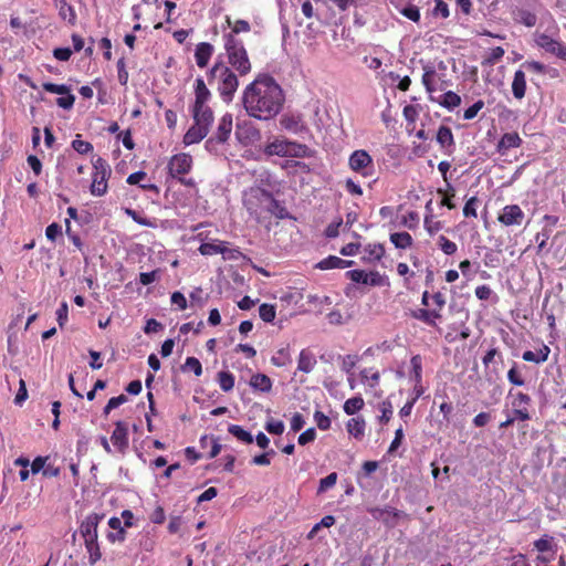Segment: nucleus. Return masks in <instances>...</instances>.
<instances>
[{
    "label": "nucleus",
    "instance_id": "f704fd0d",
    "mask_svg": "<svg viewBox=\"0 0 566 566\" xmlns=\"http://www.w3.org/2000/svg\"><path fill=\"white\" fill-rule=\"evenodd\" d=\"M390 242L397 249H407L412 245V237L408 232H395L390 234Z\"/></svg>",
    "mask_w": 566,
    "mask_h": 566
},
{
    "label": "nucleus",
    "instance_id": "79ce46f5",
    "mask_svg": "<svg viewBox=\"0 0 566 566\" xmlns=\"http://www.w3.org/2000/svg\"><path fill=\"white\" fill-rule=\"evenodd\" d=\"M259 315L262 321L271 323L274 321L276 315V308L272 304L263 303L259 307Z\"/></svg>",
    "mask_w": 566,
    "mask_h": 566
},
{
    "label": "nucleus",
    "instance_id": "9d476101",
    "mask_svg": "<svg viewBox=\"0 0 566 566\" xmlns=\"http://www.w3.org/2000/svg\"><path fill=\"white\" fill-rule=\"evenodd\" d=\"M349 168L367 178L374 175V161L371 156L364 149H358L352 153L348 159Z\"/></svg>",
    "mask_w": 566,
    "mask_h": 566
},
{
    "label": "nucleus",
    "instance_id": "bb28decb",
    "mask_svg": "<svg viewBox=\"0 0 566 566\" xmlns=\"http://www.w3.org/2000/svg\"><path fill=\"white\" fill-rule=\"evenodd\" d=\"M526 92V77L523 70H517L514 73L512 82V93L515 98L522 99Z\"/></svg>",
    "mask_w": 566,
    "mask_h": 566
},
{
    "label": "nucleus",
    "instance_id": "c85d7f7f",
    "mask_svg": "<svg viewBox=\"0 0 566 566\" xmlns=\"http://www.w3.org/2000/svg\"><path fill=\"white\" fill-rule=\"evenodd\" d=\"M353 264V261L343 260L338 256L329 255L323 259L317 268L321 270H331V269H346Z\"/></svg>",
    "mask_w": 566,
    "mask_h": 566
},
{
    "label": "nucleus",
    "instance_id": "39448f33",
    "mask_svg": "<svg viewBox=\"0 0 566 566\" xmlns=\"http://www.w3.org/2000/svg\"><path fill=\"white\" fill-rule=\"evenodd\" d=\"M223 41L229 64L241 76L249 74L251 72L252 65L243 42L240 39L233 36L232 33L223 34Z\"/></svg>",
    "mask_w": 566,
    "mask_h": 566
},
{
    "label": "nucleus",
    "instance_id": "72a5a7b5",
    "mask_svg": "<svg viewBox=\"0 0 566 566\" xmlns=\"http://www.w3.org/2000/svg\"><path fill=\"white\" fill-rule=\"evenodd\" d=\"M347 431L356 439H361L365 432V421L361 418H352L346 424Z\"/></svg>",
    "mask_w": 566,
    "mask_h": 566
},
{
    "label": "nucleus",
    "instance_id": "7c9ffc66",
    "mask_svg": "<svg viewBox=\"0 0 566 566\" xmlns=\"http://www.w3.org/2000/svg\"><path fill=\"white\" fill-rule=\"evenodd\" d=\"M250 386L254 390H259L262 392H269L272 388L271 379L264 374H255L251 377Z\"/></svg>",
    "mask_w": 566,
    "mask_h": 566
},
{
    "label": "nucleus",
    "instance_id": "864d4df0",
    "mask_svg": "<svg viewBox=\"0 0 566 566\" xmlns=\"http://www.w3.org/2000/svg\"><path fill=\"white\" fill-rule=\"evenodd\" d=\"M285 426L281 420L271 419L265 423V430L271 434L280 436L284 432Z\"/></svg>",
    "mask_w": 566,
    "mask_h": 566
},
{
    "label": "nucleus",
    "instance_id": "338daca9",
    "mask_svg": "<svg viewBox=\"0 0 566 566\" xmlns=\"http://www.w3.org/2000/svg\"><path fill=\"white\" fill-rule=\"evenodd\" d=\"M342 219L331 222L325 230V235L331 239L336 238L339 234V228L342 227Z\"/></svg>",
    "mask_w": 566,
    "mask_h": 566
},
{
    "label": "nucleus",
    "instance_id": "bf43d9fd",
    "mask_svg": "<svg viewBox=\"0 0 566 566\" xmlns=\"http://www.w3.org/2000/svg\"><path fill=\"white\" fill-rule=\"evenodd\" d=\"M433 14L447 19L450 15L449 7L443 0H434Z\"/></svg>",
    "mask_w": 566,
    "mask_h": 566
},
{
    "label": "nucleus",
    "instance_id": "f3484780",
    "mask_svg": "<svg viewBox=\"0 0 566 566\" xmlns=\"http://www.w3.org/2000/svg\"><path fill=\"white\" fill-rule=\"evenodd\" d=\"M524 220V212L517 205H507L502 209L499 221L504 226H520Z\"/></svg>",
    "mask_w": 566,
    "mask_h": 566
},
{
    "label": "nucleus",
    "instance_id": "e2e57ef3",
    "mask_svg": "<svg viewBox=\"0 0 566 566\" xmlns=\"http://www.w3.org/2000/svg\"><path fill=\"white\" fill-rule=\"evenodd\" d=\"M381 416L379 420L381 422H388L392 416V405L390 401H382L380 405Z\"/></svg>",
    "mask_w": 566,
    "mask_h": 566
},
{
    "label": "nucleus",
    "instance_id": "9b49d317",
    "mask_svg": "<svg viewBox=\"0 0 566 566\" xmlns=\"http://www.w3.org/2000/svg\"><path fill=\"white\" fill-rule=\"evenodd\" d=\"M509 399H511L512 415H515L518 421H527L531 419L528 407L531 405V397L521 391H509Z\"/></svg>",
    "mask_w": 566,
    "mask_h": 566
},
{
    "label": "nucleus",
    "instance_id": "6e6552de",
    "mask_svg": "<svg viewBox=\"0 0 566 566\" xmlns=\"http://www.w3.org/2000/svg\"><path fill=\"white\" fill-rule=\"evenodd\" d=\"M541 7L542 4L538 0H526L512 10V17L517 23L533 28L537 23L536 12Z\"/></svg>",
    "mask_w": 566,
    "mask_h": 566
},
{
    "label": "nucleus",
    "instance_id": "13d9d810",
    "mask_svg": "<svg viewBox=\"0 0 566 566\" xmlns=\"http://www.w3.org/2000/svg\"><path fill=\"white\" fill-rule=\"evenodd\" d=\"M400 13L413 22H418L420 20V11L416 6H407L400 10Z\"/></svg>",
    "mask_w": 566,
    "mask_h": 566
},
{
    "label": "nucleus",
    "instance_id": "f257e3e1",
    "mask_svg": "<svg viewBox=\"0 0 566 566\" xmlns=\"http://www.w3.org/2000/svg\"><path fill=\"white\" fill-rule=\"evenodd\" d=\"M241 101L250 117L270 120L282 111L285 94L274 77L259 74L244 87Z\"/></svg>",
    "mask_w": 566,
    "mask_h": 566
},
{
    "label": "nucleus",
    "instance_id": "6ab92c4d",
    "mask_svg": "<svg viewBox=\"0 0 566 566\" xmlns=\"http://www.w3.org/2000/svg\"><path fill=\"white\" fill-rule=\"evenodd\" d=\"M280 125L285 130L295 135H301L306 130V126L303 123L302 116L296 114L282 116L280 119Z\"/></svg>",
    "mask_w": 566,
    "mask_h": 566
},
{
    "label": "nucleus",
    "instance_id": "aec40b11",
    "mask_svg": "<svg viewBox=\"0 0 566 566\" xmlns=\"http://www.w3.org/2000/svg\"><path fill=\"white\" fill-rule=\"evenodd\" d=\"M209 130L210 127L202 124H196L193 122V125L186 132L184 136V144L189 146L201 142L208 135Z\"/></svg>",
    "mask_w": 566,
    "mask_h": 566
},
{
    "label": "nucleus",
    "instance_id": "c756f323",
    "mask_svg": "<svg viewBox=\"0 0 566 566\" xmlns=\"http://www.w3.org/2000/svg\"><path fill=\"white\" fill-rule=\"evenodd\" d=\"M56 7L59 10V15L62 20L69 22L70 24H75L76 22V13L74 8L66 2V0H57Z\"/></svg>",
    "mask_w": 566,
    "mask_h": 566
},
{
    "label": "nucleus",
    "instance_id": "052dcab7",
    "mask_svg": "<svg viewBox=\"0 0 566 566\" xmlns=\"http://www.w3.org/2000/svg\"><path fill=\"white\" fill-rule=\"evenodd\" d=\"M314 420L321 430H327L331 427V419L322 411H315Z\"/></svg>",
    "mask_w": 566,
    "mask_h": 566
},
{
    "label": "nucleus",
    "instance_id": "412c9836",
    "mask_svg": "<svg viewBox=\"0 0 566 566\" xmlns=\"http://www.w3.org/2000/svg\"><path fill=\"white\" fill-rule=\"evenodd\" d=\"M213 53H214V48L212 44H210L208 42L198 43L196 46V50H195V60H196L197 65L200 69H205L208 65Z\"/></svg>",
    "mask_w": 566,
    "mask_h": 566
},
{
    "label": "nucleus",
    "instance_id": "20e7f679",
    "mask_svg": "<svg viewBox=\"0 0 566 566\" xmlns=\"http://www.w3.org/2000/svg\"><path fill=\"white\" fill-rule=\"evenodd\" d=\"M243 205L254 218H260L263 211L275 213L281 208L273 195L260 187H251L243 192Z\"/></svg>",
    "mask_w": 566,
    "mask_h": 566
},
{
    "label": "nucleus",
    "instance_id": "2eb2a0df",
    "mask_svg": "<svg viewBox=\"0 0 566 566\" xmlns=\"http://www.w3.org/2000/svg\"><path fill=\"white\" fill-rule=\"evenodd\" d=\"M422 70L423 74L421 81L428 93H432L437 90L436 84L438 82H441L442 84L446 83V80L443 78L444 74L437 72V67L433 63H424Z\"/></svg>",
    "mask_w": 566,
    "mask_h": 566
},
{
    "label": "nucleus",
    "instance_id": "dca6fc26",
    "mask_svg": "<svg viewBox=\"0 0 566 566\" xmlns=\"http://www.w3.org/2000/svg\"><path fill=\"white\" fill-rule=\"evenodd\" d=\"M103 517L104 514L98 513H91L85 517L80 526V533L84 541L97 539V526Z\"/></svg>",
    "mask_w": 566,
    "mask_h": 566
},
{
    "label": "nucleus",
    "instance_id": "de8ad7c7",
    "mask_svg": "<svg viewBox=\"0 0 566 566\" xmlns=\"http://www.w3.org/2000/svg\"><path fill=\"white\" fill-rule=\"evenodd\" d=\"M205 442H210V444H211V449L208 453V458H210V459L216 458L220 453L221 444L218 442L217 439H214L213 437H208V436H203L200 439L201 447H203Z\"/></svg>",
    "mask_w": 566,
    "mask_h": 566
},
{
    "label": "nucleus",
    "instance_id": "49530a36",
    "mask_svg": "<svg viewBox=\"0 0 566 566\" xmlns=\"http://www.w3.org/2000/svg\"><path fill=\"white\" fill-rule=\"evenodd\" d=\"M479 199L474 196L467 200L463 207V214L465 218H476Z\"/></svg>",
    "mask_w": 566,
    "mask_h": 566
},
{
    "label": "nucleus",
    "instance_id": "393cba45",
    "mask_svg": "<svg viewBox=\"0 0 566 566\" xmlns=\"http://www.w3.org/2000/svg\"><path fill=\"white\" fill-rule=\"evenodd\" d=\"M232 115L226 113L219 120L214 137L222 144L226 143L232 132Z\"/></svg>",
    "mask_w": 566,
    "mask_h": 566
},
{
    "label": "nucleus",
    "instance_id": "ea45409f",
    "mask_svg": "<svg viewBox=\"0 0 566 566\" xmlns=\"http://www.w3.org/2000/svg\"><path fill=\"white\" fill-rule=\"evenodd\" d=\"M218 382L220 388L228 392L234 387V376L229 371H220L218 374Z\"/></svg>",
    "mask_w": 566,
    "mask_h": 566
},
{
    "label": "nucleus",
    "instance_id": "09e8293b",
    "mask_svg": "<svg viewBox=\"0 0 566 566\" xmlns=\"http://www.w3.org/2000/svg\"><path fill=\"white\" fill-rule=\"evenodd\" d=\"M336 481H337V473L336 472L329 473L327 476L321 479L317 492L318 493L326 492L327 490L332 489L336 484Z\"/></svg>",
    "mask_w": 566,
    "mask_h": 566
},
{
    "label": "nucleus",
    "instance_id": "a18cd8bd",
    "mask_svg": "<svg viewBox=\"0 0 566 566\" xmlns=\"http://www.w3.org/2000/svg\"><path fill=\"white\" fill-rule=\"evenodd\" d=\"M507 380L514 386H523L525 384L516 363H514L512 368L507 371Z\"/></svg>",
    "mask_w": 566,
    "mask_h": 566
},
{
    "label": "nucleus",
    "instance_id": "423d86ee",
    "mask_svg": "<svg viewBox=\"0 0 566 566\" xmlns=\"http://www.w3.org/2000/svg\"><path fill=\"white\" fill-rule=\"evenodd\" d=\"M264 153L268 156L304 158L308 156V147L296 142L275 138L266 144Z\"/></svg>",
    "mask_w": 566,
    "mask_h": 566
},
{
    "label": "nucleus",
    "instance_id": "f8f14e48",
    "mask_svg": "<svg viewBox=\"0 0 566 566\" xmlns=\"http://www.w3.org/2000/svg\"><path fill=\"white\" fill-rule=\"evenodd\" d=\"M167 168L168 175L174 179L185 176L192 168V157L186 153L177 154L170 158Z\"/></svg>",
    "mask_w": 566,
    "mask_h": 566
},
{
    "label": "nucleus",
    "instance_id": "5701e85b",
    "mask_svg": "<svg viewBox=\"0 0 566 566\" xmlns=\"http://www.w3.org/2000/svg\"><path fill=\"white\" fill-rule=\"evenodd\" d=\"M437 142L446 154L450 155L454 148V138L450 127L440 126L437 133Z\"/></svg>",
    "mask_w": 566,
    "mask_h": 566
},
{
    "label": "nucleus",
    "instance_id": "e433bc0d",
    "mask_svg": "<svg viewBox=\"0 0 566 566\" xmlns=\"http://www.w3.org/2000/svg\"><path fill=\"white\" fill-rule=\"evenodd\" d=\"M228 431H229V433H231L233 437H235L241 442H244L247 444H250L253 442V436L249 431L244 430L239 424H230L228 427Z\"/></svg>",
    "mask_w": 566,
    "mask_h": 566
},
{
    "label": "nucleus",
    "instance_id": "1a4fd4ad",
    "mask_svg": "<svg viewBox=\"0 0 566 566\" xmlns=\"http://www.w3.org/2000/svg\"><path fill=\"white\" fill-rule=\"evenodd\" d=\"M534 548L537 555L534 558V564H551L557 558V543L554 537L544 535L534 542Z\"/></svg>",
    "mask_w": 566,
    "mask_h": 566
},
{
    "label": "nucleus",
    "instance_id": "603ef678",
    "mask_svg": "<svg viewBox=\"0 0 566 566\" xmlns=\"http://www.w3.org/2000/svg\"><path fill=\"white\" fill-rule=\"evenodd\" d=\"M72 148L81 154V155H86L88 154L90 151L93 150V145L88 142H85V140H82L80 138H75L73 142H72Z\"/></svg>",
    "mask_w": 566,
    "mask_h": 566
},
{
    "label": "nucleus",
    "instance_id": "2f4dec72",
    "mask_svg": "<svg viewBox=\"0 0 566 566\" xmlns=\"http://www.w3.org/2000/svg\"><path fill=\"white\" fill-rule=\"evenodd\" d=\"M535 42H536L537 46H539L541 49L545 50L548 53L554 54L556 52L557 45L559 44L560 41L553 39L552 36L547 35L545 33H541V34L536 35Z\"/></svg>",
    "mask_w": 566,
    "mask_h": 566
},
{
    "label": "nucleus",
    "instance_id": "cd10ccee",
    "mask_svg": "<svg viewBox=\"0 0 566 566\" xmlns=\"http://www.w3.org/2000/svg\"><path fill=\"white\" fill-rule=\"evenodd\" d=\"M316 365V358L308 349H302L298 355L297 369L305 374L311 373Z\"/></svg>",
    "mask_w": 566,
    "mask_h": 566
},
{
    "label": "nucleus",
    "instance_id": "b1692460",
    "mask_svg": "<svg viewBox=\"0 0 566 566\" xmlns=\"http://www.w3.org/2000/svg\"><path fill=\"white\" fill-rule=\"evenodd\" d=\"M521 144L522 139L517 133H505L499 140L496 148L501 155H504L510 149L520 147Z\"/></svg>",
    "mask_w": 566,
    "mask_h": 566
},
{
    "label": "nucleus",
    "instance_id": "4be33fe9",
    "mask_svg": "<svg viewBox=\"0 0 566 566\" xmlns=\"http://www.w3.org/2000/svg\"><path fill=\"white\" fill-rule=\"evenodd\" d=\"M411 316L429 326H437V321L442 317L439 310L418 308L412 311Z\"/></svg>",
    "mask_w": 566,
    "mask_h": 566
},
{
    "label": "nucleus",
    "instance_id": "680f3d73",
    "mask_svg": "<svg viewBox=\"0 0 566 566\" xmlns=\"http://www.w3.org/2000/svg\"><path fill=\"white\" fill-rule=\"evenodd\" d=\"M62 233V227L55 222L49 224L45 229V235L48 240L55 241L56 238Z\"/></svg>",
    "mask_w": 566,
    "mask_h": 566
},
{
    "label": "nucleus",
    "instance_id": "58836bf2",
    "mask_svg": "<svg viewBox=\"0 0 566 566\" xmlns=\"http://www.w3.org/2000/svg\"><path fill=\"white\" fill-rule=\"evenodd\" d=\"M366 285L386 286L389 285L388 277L377 271L366 272Z\"/></svg>",
    "mask_w": 566,
    "mask_h": 566
},
{
    "label": "nucleus",
    "instance_id": "a211bd4d",
    "mask_svg": "<svg viewBox=\"0 0 566 566\" xmlns=\"http://www.w3.org/2000/svg\"><path fill=\"white\" fill-rule=\"evenodd\" d=\"M199 252L202 255L222 254L224 258H233V253H239L237 250H230L226 247V242L213 241L205 242L199 247Z\"/></svg>",
    "mask_w": 566,
    "mask_h": 566
},
{
    "label": "nucleus",
    "instance_id": "0eeeda50",
    "mask_svg": "<svg viewBox=\"0 0 566 566\" xmlns=\"http://www.w3.org/2000/svg\"><path fill=\"white\" fill-rule=\"evenodd\" d=\"M112 174L109 165L103 158L98 157L93 161V175L91 193L96 197L104 196L107 192V180Z\"/></svg>",
    "mask_w": 566,
    "mask_h": 566
},
{
    "label": "nucleus",
    "instance_id": "a878e982",
    "mask_svg": "<svg viewBox=\"0 0 566 566\" xmlns=\"http://www.w3.org/2000/svg\"><path fill=\"white\" fill-rule=\"evenodd\" d=\"M551 348L547 345H542L537 352L525 350L522 358L528 363L543 364L548 359Z\"/></svg>",
    "mask_w": 566,
    "mask_h": 566
},
{
    "label": "nucleus",
    "instance_id": "69168bd1",
    "mask_svg": "<svg viewBox=\"0 0 566 566\" xmlns=\"http://www.w3.org/2000/svg\"><path fill=\"white\" fill-rule=\"evenodd\" d=\"M316 438V431L314 428H310L307 430H305L304 432H302L300 436H298V444L301 446H305L312 441H314Z\"/></svg>",
    "mask_w": 566,
    "mask_h": 566
},
{
    "label": "nucleus",
    "instance_id": "c03bdc74",
    "mask_svg": "<svg viewBox=\"0 0 566 566\" xmlns=\"http://www.w3.org/2000/svg\"><path fill=\"white\" fill-rule=\"evenodd\" d=\"M438 241H439V247L444 254L453 255L457 252V250H458L457 244L453 241L449 240L447 237L440 235Z\"/></svg>",
    "mask_w": 566,
    "mask_h": 566
},
{
    "label": "nucleus",
    "instance_id": "4d7b16f0",
    "mask_svg": "<svg viewBox=\"0 0 566 566\" xmlns=\"http://www.w3.org/2000/svg\"><path fill=\"white\" fill-rule=\"evenodd\" d=\"M273 455H275V451L271 449L262 454L253 457L251 463L255 465H269Z\"/></svg>",
    "mask_w": 566,
    "mask_h": 566
},
{
    "label": "nucleus",
    "instance_id": "774afa93",
    "mask_svg": "<svg viewBox=\"0 0 566 566\" xmlns=\"http://www.w3.org/2000/svg\"><path fill=\"white\" fill-rule=\"evenodd\" d=\"M66 96H61L56 98V104L63 109H71L75 102V96L71 94H65Z\"/></svg>",
    "mask_w": 566,
    "mask_h": 566
},
{
    "label": "nucleus",
    "instance_id": "37998d69",
    "mask_svg": "<svg viewBox=\"0 0 566 566\" xmlns=\"http://www.w3.org/2000/svg\"><path fill=\"white\" fill-rule=\"evenodd\" d=\"M182 371L191 370L196 376L202 375V366L199 359L196 357H188L185 364L181 366Z\"/></svg>",
    "mask_w": 566,
    "mask_h": 566
},
{
    "label": "nucleus",
    "instance_id": "473e14b6",
    "mask_svg": "<svg viewBox=\"0 0 566 566\" xmlns=\"http://www.w3.org/2000/svg\"><path fill=\"white\" fill-rule=\"evenodd\" d=\"M437 102L444 108L452 111L460 105L461 97L457 93L448 91L442 94Z\"/></svg>",
    "mask_w": 566,
    "mask_h": 566
},
{
    "label": "nucleus",
    "instance_id": "c9c22d12",
    "mask_svg": "<svg viewBox=\"0 0 566 566\" xmlns=\"http://www.w3.org/2000/svg\"><path fill=\"white\" fill-rule=\"evenodd\" d=\"M411 370L410 380L413 382H422V359L420 355H415L410 359Z\"/></svg>",
    "mask_w": 566,
    "mask_h": 566
},
{
    "label": "nucleus",
    "instance_id": "4468645a",
    "mask_svg": "<svg viewBox=\"0 0 566 566\" xmlns=\"http://www.w3.org/2000/svg\"><path fill=\"white\" fill-rule=\"evenodd\" d=\"M111 442L118 453H126L129 446L128 424L126 422L119 420L115 423V429L111 436Z\"/></svg>",
    "mask_w": 566,
    "mask_h": 566
},
{
    "label": "nucleus",
    "instance_id": "4c0bfd02",
    "mask_svg": "<svg viewBox=\"0 0 566 566\" xmlns=\"http://www.w3.org/2000/svg\"><path fill=\"white\" fill-rule=\"evenodd\" d=\"M364 407V399L360 396L349 398L344 403V411L348 416L355 415Z\"/></svg>",
    "mask_w": 566,
    "mask_h": 566
},
{
    "label": "nucleus",
    "instance_id": "8fccbe9b",
    "mask_svg": "<svg viewBox=\"0 0 566 566\" xmlns=\"http://www.w3.org/2000/svg\"><path fill=\"white\" fill-rule=\"evenodd\" d=\"M44 91L53 94L64 95L71 92L70 87L65 84L43 83Z\"/></svg>",
    "mask_w": 566,
    "mask_h": 566
},
{
    "label": "nucleus",
    "instance_id": "ddd939ff",
    "mask_svg": "<svg viewBox=\"0 0 566 566\" xmlns=\"http://www.w3.org/2000/svg\"><path fill=\"white\" fill-rule=\"evenodd\" d=\"M368 513L374 520L379 521L389 527L396 526L399 517L402 515V512L391 506L370 507L368 509Z\"/></svg>",
    "mask_w": 566,
    "mask_h": 566
},
{
    "label": "nucleus",
    "instance_id": "0e129e2a",
    "mask_svg": "<svg viewBox=\"0 0 566 566\" xmlns=\"http://www.w3.org/2000/svg\"><path fill=\"white\" fill-rule=\"evenodd\" d=\"M251 29L250 23L247 20H237L233 22L232 31L230 33L235 36V34L242 33V32H249Z\"/></svg>",
    "mask_w": 566,
    "mask_h": 566
},
{
    "label": "nucleus",
    "instance_id": "7ed1b4c3",
    "mask_svg": "<svg viewBox=\"0 0 566 566\" xmlns=\"http://www.w3.org/2000/svg\"><path fill=\"white\" fill-rule=\"evenodd\" d=\"M195 101L190 107V112L196 124H202L211 127L214 116L209 102L212 94L207 87L202 77H197L195 81Z\"/></svg>",
    "mask_w": 566,
    "mask_h": 566
},
{
    "label": "nucleus",
    "instance_id": "5fc2aeb1",
    "mask_svg": "<svg viewBox=\"0 0 566 566\" xmlns=\"http://www.w3.org/2000/svg\"><path fill=\"white\" fill-rule=\"evenodd\" d=\"M423 224L430 235L436 234L442 229V223L440 221H436L432 216H426Z\"/></svg>",
    "mask_w": 566,
    "mask_h": 566
},
{
    "label": "nucleus",
    "instance_id": "3c124183",
    "mask_svg": "<svg viewBox=\"0 0 566 566\" xmlns=\"http://www.w3.org/2000/svg\"><path fill=\"white\" fill-rule=\"evenodd\" d=\"M366 252L368 253L369 260L379 261L385 255V249L382 244H369L366 248Z\"/></svg>",
    "mask_w": 566,
    "mask_h": 566
},
{
    "label": "nucleus",
    "instance_id": "6e6d98bb",
    "mask_svg": "<svg viewBox=\"0 0 566 566\" xmlns=\"http://www.w3.org/2000/svg\"><path fill=\"white\" fill-rule=\"evenodd\" d=\"M483 107L484 102L482 99L476 101L473 105L464 111L463 118L467 120L473 119Z\"/></svg>",
    "mask_w": 566,
    "mask_h": 566
},
{
    "label": "nucleus",
    "instance_id": "a19ab883",
    "mask_svg": "<svg viewBox=\"0 0 566 566\" xmlns=\"http://www.w3.org/2000/svg\"><path fill=\"white\" fill-rule=\"evenodd\" d=\"M84 543H85V547L88 553L90 563L92 565H94L97 560L101 559V556H102L98 542H97V539H94V541H84Z\"/></svg>",
    "mask_w": 566,
    "mask_h": 566
},
{
    "label": "nucleus",
    "instance_id": "f03ea898",
    "mask_svg": "<svg viewBox=\"0 0 566 566\" xmlns=\"http://www.w3.org/2000/svg\"><path fill=\"white\" fill-rule=\"evenodd\" d=\"M208 82L217 84V91L224 103H231L239 87L237 74L223 62H216L208 71Z\"/></svg>",
    "mask_w": 566,
    "mask_h": 566
}]
</instances>
